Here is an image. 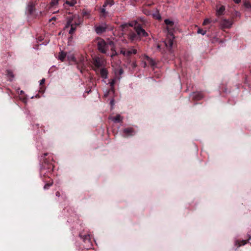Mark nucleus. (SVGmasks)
<instances>
[{
    "label": "nucleus",
    "instance_id": "c756f323",
    "mask_svg": "<svg viewBox=\"0 0 251 251\" xmlns=\"http://www.w3.org/2000/svg\"><path fill=\"white\" fill-rule=\"evenodd\" d=\"M113 0H106L105 2L103 5V7H106L107 5L109 4L110 6H111L113 4Z\"/></svg>",
    "mask_w": 251,
    "mask_h": 251
},
{
    "label": "nucleus",
    "instance_id": "39448f33",
    "mask_svg": "<svg viewBox=\"0 0 251 251\" xmlns=\"http://www.w3.org/2000/svg\"><path fill=\"white\" fill-rule=\"evenodd\" d=\"M175 38L174 34H167L166 39L164 42L166 47L168 49L169 51L172 53L171 48L174 43Z\"/></svg>",
    "mask_w": 251,
    "mask_h": 251
},
{
    "label": "nucleus",
    "instance_id": "79ce46f5",
    "mask_svg": "<svg viewBox=\"0 0 251 251\" xmlns=\"http://www.w3.org/2000/svg\"><path fill=\"white\" fill-rule=\"evenodd\" d=\"M56 20V17H53L50 20V22H51V21H55Z\"/></svg>",
    "mask_w": 251,
    "mask_h": 251
},
{
    "label": "nucleus",
    "instance_id": "b1692460",
    "mask_svg": "<svg viewBox=\"0 0 251 251\" xmlns=\"http://www.w3.org/2000/svg\"><path fill=\"white\" fill-rule=\"evenodd\" d=\"M66 54L65 52L61 51V52L59 53V54L58 56V58L61 61H63V60H64V59L66 57Z\"/></svg>",
    "mask_w": 251,
    "mask_h": 251
},
{
    "label": "nucleus",
    "instance_id": "ea45409f",
    "mask_svg": "<svg viewBox=\"0 0 251 251\" xmlns=\"http://www.w3.org/2000/svg\"><path fill=\"white\" fill-rule=\"evenodd\" d=\"M56 196L58 197H59L60 196V194L59 193V192L57 191L56 192Z\"/></svg>",
    "mask_w": 251,
    "mask_h": 251
},
{
    "label": "nucleus",
    "instance_id": "473e14b6",
    "mask_svg": "<svg viewBox=\"0 0 251 251\" xmlns=\"http://www.w3.org/2000/svg\"><path fill=\"white\" fill-rule=\"evenodd\" d=\"M198 33L201 34L203 35L206 34V30H203L202 28H199L197 31Z\"/></svg>",
    "mask_w": 251,
    "mask_h": 251
},
{
    "label": "nucleus",
    "instance_id": "393cba45",
    "mask_svg": "<svg viewBox=\"0 0 251 251\" xmlns=\"http://www.w3.org/2000/svg\"><path fill=\"white\" fill-rule=\"evenodd\" d=\"M116 80L115 79H113L111 80V81L109 82L110 86V91L114 92V85L115 83Z\"/></svg>",
    "mask_w": 251,
    "mask_h": 251
},
{
    "label": "nucleus",
    "instance_id": "4c0bfd02",
    "mask_svg": "<svg viewBox=\"0 0 251 251\" xmlns=\"http://www.w3.org/2000/svg\"><path fill=\"white\" fill-rule=\"evenodd\" d=\"M137 66V64L136 63V62H132L131 63V67L133 68H135Z\"/></svg>",
    "mask_w": 251,
    "mask_h": 251
},
{
    "label": "nucleus",
    "instance_id": "9d476101",
    "mask_svg": "<svg viewBox=\"0 0 251 251\" xmlns=\"http://www.w3.org/2000/svg\"><path fill=\"white\" fill-rule=\"evenodd\" d=\"M72 20H73V19H67V24H66V27H69V26L71 27L70 30L69 31V33L70 34H72L74 33V32L75 31L76 26H77L75 24H73Z\"/></svg>",
    "mask_w": 251,
    "mask_h": 251
},
{
    "label": "nucleus",
    "instance_id": "37998d69",
    "mask_svg": "<svg viewBox=\"0 0 251 251\" xmlns=\"http://www.w3.org/2000/svg\"><path fill=\"white\" fill-rule=\"evenodd\" d=\"M157 48L158 50H160L161 46L159 44H158L157 46Z\"/></svg>",
    "mask_w": 251,
    "mask_h": 251
},
{
    "label": "nucleus",
    "instance_id": "a211bd4d",
    "mask_svg": "<svg viewBox=\"0 0 251 251\" xmlns=\"http://www.w3.org/2000/svg\"><path fill=\"white\" fill-rule=\"evenodd\" d=\"M100 75L103 79H106L107 77L108 71L106 68H102L100 70Z\"/></svg>",
    "mask_w": 251,
    "mask_h": 251
},
{
    "label": "nucleus",
    "instance_id": "6ab92c4d",
    "mask_svg": "<svg viewBox=\"0 0 251 251\" xmlns=\"http://www.w3.org/2000/svg\"><path fill=\"white\" fill-rule=\"evenodd\" d=\"M110 119L115 123H119L122 122V118L120 115L118 114L115 117L110 118Z\"/></svg>",
    "mask_w": 251,
    "mask_h": 251
},
{
    "label": "nucleus",
    "instance_id": "4be33fe9",
    "mask_svg": "<svg viewBox=\"0 0 251 251\" xmlns=\"http://www.w3.org/2000/svg\"><path fill=\"white\" fill-rule=\"evenodd\" d=\"M145 58L151 66H153L155 65V62L152 59H151L148 56H146Z\"/></svg>",
    "mask_w": 251,
    "mask_h": 251
},
{
    "label": "nucleus",
    "instance_id": "6e6552de",
    "mask_svg": "<svg viewBox=\"0 0 251 251\" xmlns=\"http://www.w3.org/2000/svg\"><path fill=\"white\" fill-rule=\"evenodd\" d=\"M164 23L167 26L166 28L168 31V34H173L174 23L169 19L165 20Z\"/></svg>",
    "mask_w": 251,
    "mask_h": 251
},
{
    "label": "nucleus",
    "instance_id": "f03ea898",
    "mask_svg": "<svg viewBox=\"0 0 251 251\" xmlns=\"http://www.w3.org/2000/svg\"><path fill=\"white\" fill-rule=\"evenodd\" d=\"M135 31H131L128 33L129 39L131 41L140 40L142 37H147L148 36L147 32L141 27L140 24L138 22H134Z\"/></svg>",
    "mask_w": 251,
    "mask_h": 251
},
{
    "label": "nucleus",
    "instance_id": "c9c22d12",
    "mask_svg": "<svg viewBox=\"0 0 251 251\" xmlns=\"http://www.w3.org/2000/svg\"><path fill=\"white\" fill-rule=\"evenodd\" d=\"M210 23L209 20L208 19H205L203 22V25H206Z\"/></svg>",
    "mask_w": 251,
    "mask_h": 251
},
{
    "label": "nucleus",
    "instance_id": "a878e982",
    "mask_svg": "<svg viewBox=\"0 0 251 251\" xmlns=\"http://www.w3.org/2000/svg\"><path fill=\"white\" fill-rule=\"evenodd\" d=\"M76 3V0H72L71 1L66 0L65 3L70 6H74Z\"/></svg>",
    "mask_w": 251,
    "mask_h": 251
},
{
    "label": "nucleus",
    "instance_id": "1a4fd4ad",
    "mask_svg": "<svg viewBox=\"0 0 251 251\" xmlns=\"http://www.w3.org/2000/svg\"><path fill=\"white\" fill-rule=\"evenodd\" d=\"M105 63V60L102 58L96 57L93 58V64L97 68H100L103 67Z\"/></svg>",
    "mask_w": 251,
    "mask_h": 251
},
{
    "label": "nucleus",
    "instance_id": "aec40b11",
    "mask_svg": "<svg viewBox=\"0 0 251 251\" xmlns=\"http://www.w3.org/2000/svg\"><path fill=\"white\" fill-rule=\"evenodd\" d=\"M243 5L246 11H251V3L249 1H245Z\"/></svg>",
    "mask_w": 251,
    "mask_h": 251
},
{
    "label": "nucleus",
    "instance_id": "e433bc0d",
    "mask_svg": "<svg viewBox=\"0 0 251 251\" xmlns=\"http://www.w3.org/2000/svg\"><path fill=\"white\" fill-rule=\"evenodd\" d=\"M247 242L248 241L246 240H242L239 246H241L245 245V244H247Z\"/></svg>",
    "mask_w": 251,
    "mask_h": 251
},
{
    "label": "nucleus",
    "instance_id": "0eeeda50",
    "mask_svg": "<svg viewBox=\"0 0 251 251\" xmlns=\"http://www.w3.org/2000/svg\"><path fill=\"white\" fill-rule=\"evenodd\" d=\"M233 22L226 19H222L220 22V25L222 29L229 28L231 27Z\"/></svg>",
    "mask_w": 251,
    "mask_h": 251
},
{
    "label": "nucleus",
    "instance_id": "a19ab883",
    "mask_svg": "<svg viewBox=\"0 0 251 251\" xmlns=\"http://www.w3.org/2000/svg\"><path fill=\"white\" fill-rule=\"evenodd\" d=\"M236 3H239L240 2L241 0H233Z\"/></svg>",
    "mask_w": 251,
    "mask_h": 251
},
{
    "label": "nucleus",
    "instance_id": "58836bf2",
    "mask_svg": "<svg viewBox=\"0 0 251 251\" xmlns=\"http://www.w3.org/2000/svg\"><path fill=\"white\" fill-rule=\"evenodd\" d=\"M45 79L43 78L40 81V85H42L43 84H44L45 83Z\"/></svg>",
    "mask_w": 251,
    "mask_h": 251
},
{
    "label": "nucleus",
    "instance_id": "20e7f679",
    "mask_svg": "<svg viewBox=\"0 0 251 251\" xmlns=\"http://www.w3.org/2000/svg\"><path fill=\"white\" fill-rule=\"evenodd\" d=\"M95 30L98 34H101L106 32L108 25L105 22H101L94 26Z\"/></svg>",
    "mask_w": 251,
    "mask_h": 251
},
{
    "label": "nucleus",
    "instance_id": "72a5a7b5",
    "mask_svg": "<svg viewBox=\"0 0 251 251\" xmlns=\"http://www.w3.org/2000/svg\"><path fill=\"white\" fill-rule=\"evenodd\" d=\"M123 73H124V71H123V69H122V68H120V69H119L118 72L115 73L116 75L118 74L119 75H122Z\"/></svg>",
    "mask_w": 251,
    "mask_h": 251
},
{
    "label": "nucleus",
    "instance_id": "a18cd8bd",
    "mask_svg": "<svg viewBox=\"0 0 251 251\" xmlns=\"http://www.w3.org/2000/svg\"><path fill=\"white\" fill-rule=\"evenodd\" d=\"M117 79H119V80H120V76H118V77H117Z\"/></svg>",
    "mask_w": 251,
    "mask_h": 251
},
{
    "label": "nucleus",
    "instance_id": "f3484780",
    "mask_svg": "<svg viewBox=\"0 0 251 251\" xmlns=\"http://www.w3.org/2000/svg\"><path fill=\"white\" fill-rule=\"evenodd\" d=\"M124 133L127 136H133L134 134V130L131 127L126 128L124 129Z\"/></svg>",
    "mask_w": 251,
    "mask_h": 251
},
{
    "label": "nucleus",
    "instance_id": "f257e3e1",
    "mask_svg": "<svg viewBox=\"0 0 251 251\" xmlns=\"http://www.w3.org/2000/svg\"><path fill=\"white\" fill-rule=\"evenodd\" d=\"M48 154V153H45L41 156L44 162L41 168L40 175L44 176L43 180L46 183L44 187L45 190L49 189L53 183V180L50 178V175L54 169V165L52 163L54 161L52 156L46 158Z\"/></svg>",
    "mask_w": 251,
    "mask_h": 251
},
{
    "label": "nucleus",
    "instance_id": "423d86ee",
    "mask_svg": "<svg viewBox=\"0 0 251 251\" xmlns=\"http://www.w3.org/2000/svg\"><path fill=\"white\" fill-rule=\"evenodd\" d=\"M85 62V60L84 57L82 55H80L78 59H76V62L75 63L77 65V69L79 70L81 73H82V70L85 69L86 68Z\"/></svg>",
    "mask_w": 251,
    "mask_h": 251
},
{
    "label": "nucleus",
    "instance_id": "bb28decb",
    "mask_svg": "<svg viewBox=\"0 0 251 251\" xmlns=\"http://www.w3.org/2000/svg\"><path fill=\"white\" fill-rule=\"evenodd\" d=\"M241 16V13L237 11H234L232 13V17L233 18H236L238 17H240Z\"/></svg>",
    "mask_w": 251,
    "mask_h": 251
},
{
    "label": "nucleus",
    "instance_id": "f8f14e48",
    "mask_svg": "<svg viewBox=\"0 0 251 251\" xmlns=\"http://www.w3.org/2000/svg\"><path fill=\"white\" fill-rule=\"evenodd\" d=\"M35 4L32 1H29L27 4L26 9L29 14L31 15L35 10Z\"/></svg>",
    "mask_w": 251,
    "mask_h": 251
},
{
    "label": "nucleus",
    "instance_id": "c03bdc74",
    "mask_svg": "<svg viewBox=\"0 0 251 251\" xmlns=\"http://www.w3.org/2000/svg\"><path fill=\"white\" fill-rule=\"evenodd\" d=\"M146 66H147V63H146V62H145L144 63V67H146Z\"/></svg>",
    "mask_w": 251,
    "mask_h": 251
},
{
    "label": "nucleus",
    "instance_id": "49530a36",
    "mask_svg": "<svg viewBox=\"0 0 251 251\" xmlns=\"http://www.w3.org/2000/svg\"><path fill=\"white\" fill-rule=\"evenodd\" d=\"M20 93H21V94H23V93H24V91H21Z\"/></svg>",
    "mask_w": 251,
    "mask_h": 251
},
{
    "label": "nucleus",
    "instance_id": "5701e85b",
    "mask_svg": "<svg viewBox=\"0 0 251 251\" xmlns=\"http://www.w3.org/2000/svg\"><path fill=\"white\" fill-rule=\"evenodd\" d=\"M111 47V50L112 51V53L110 55V56H111V58H113L114 56H116L118 55V53L117 52V51L115 50L114 44H113V46H112Z\"/></svg>",
    "mask_w": 251,
    "mask_h": 251
},
{
    "label": "nucleus",
    "instance_id": "2f4dec72",
    "mask_svg": "<svg viewBox=\"0 0 251 251\" xmlns=\"http://www.w3.org/2000/svg\"><path fill=\"white\" fill-rule=\"evenodd\" d=\"M105 7H103L100 8V14L101 15L103 16H104L106 14V10H105Z\"/></svg>",
    "mask_w": 251,
    "mask_h": 251
},
{
    "label": "nucleus",
    "instance_id": "f704fd0d",
    "mask_svg": "<svg viewBox=\"0 0 251 251\" xmlns=\"http://www.w3.org/2000/svg\"><path fill=\"white\" fill-rule=\"evenodd\" d=\"M126 50L125 49H121L120 50V53L123 55L126 56Z\"/></svg>",
    "mask_w": 251,
    "mask_h": 251
},
{
    "label": "nucleus",
    "instance_id": "cd10ccee",
    "mask_svg": "<svg viewBox=\"0 0 251 251\" xmlns=\"http://www.w3.org/2000/svg\"><path fill=\"white\" fill-rule=\"evenodd\" d=\"M6 75H7V76H8L10 78V81L12 80V79L13 78V77L14 76V75L13 74L12 72L10 70L6 71Z\"/></svg>",
    "mask_w": 251,
    "mask_h": 251
},
{
    "label": "nucleus",
    "instance_id": "de8ad7c7",
    "mask_svg": "<svg viewBox=\"0 0 251 251\" xmlns=\"http://www.w3.org/2000/svg\"><path fill=\"white\" fill-rule=\"evenodd\" d=\"M41 90H40L41 92H44V90H42V88H41Z\"/></svg>",
    "mask_w": 251,
    "mask_h": 251
},
{
    "label": "nucleus",
    "instance_id": "dca6fc26",
    "mask_svg": "<svg viewBox=\"0 0 251 251\" xmlns=\"http://www.w3.org/2000/svg\"><path fill=\"white\" fill-rule=\"evenodd\" d=\"M225 11V7L224 5H221L219 7H216V14L218 16H221L224 14Z\"/></svg>",
    "mask_w": 251,
    "mask_h": 251
},
{
    "label": "nucleus",
    "instance_id": "9b49d317",
    "mask_svg": "<svg viewBox=\"0 0 251 251\" xmlns=\"http://www.w3.org/2000/svg\"><path fill=\"white\" fill-rule=\"evenodd\" d=\"M67 19H73L72 23L73 24H75V25H79L81 23V18L77 15H74L70 16L67 18Z\"/></svg>",
    "mask_w": 251,
    "mask_h": 251
},
{
    "label": "nucleus",
    "instance_id": "ddd939ff",
    "mask_svg": "<svg viewBox=\"0 0 251 251\" xmlns=\"http://www.w3.org/2000/svg\"><path fill=\"white\" fill-rule=\"evenodd\" d=\"M191 97L194 100L197 101L201 100L203 98V96L201 92H196L193 93L191 94Z\"/></svg>",
    "mask_w": 251,
    "mask_h": 251
},
{
    "label": "nucleus",
    "instance_id": "7c9ffc66",
    "mask_svg": "<svg viewBox=\"0 0 251 251\" xmlns=\"http://www.w3.org/2000/svg\"><path fill=\"white\" fill-rule=\"evenodd\" d=\"M58 0H51L50 4L51 6H55L58 4Z\"/></svg>",
    "mask_w": 251,
    "mask_h": 251
},
{
    "label": "nucleus",
    "instance_id": "7ed1b4c3",
    "mask_svg": "<svg viewBox=\"0 0 251 251\" xmlns=\"http://www.w3.org/2000/svg\"><path fill=\"white\" fill-rule=\"evenodd\" d=\"M97 41L98 50L100 52L103 54H106L109 46H113L114 42L111 41L106 42L104 39L100 37L98 38Z\"/></svg>",
    "mask_w": 251,
    "mask_h": 251
},
{
    "label": "nucleus",
    "instance_id": "4468645a",
    "mask_svg": "<svg viewBox=\"0 0 251 251\" xmlns=\"http://www.w3.org/2000/svg\"><path fill=\"white\" fill-rule=\"evenodd\" d=\"M134 25V23L132 24H124L120 25V28L121 30L123 31V32H126L128 29L131 27L133 26Z\"/></svg>",
    "mask_w": 251,
    "mask_h": 251
},
{
    "label": "nucleus",
    "instance_id": "412c9836",
    "mask_svg": "<svg viewBox=\"0 0 251 251\" xmlns=\"http://www.w3.org/2000/svg\"><path fill=\"white\" fill-rule=\"evenodd\" d=\"M126 56L129 57L131 55V54H135L137 53V50L135 49L131 48L129 50L126 51Z\"/></svg>",
    "mask_w": 251,
    "mask_h": 251
},
{
    "label": "nucleus",
    "instance_id": "c85d7f7f",
    "mask_svg": "<svg viewBox=\"0 0 251 251\" xmlns=\"http://www.w3.org/2000/svg\"><path fill=\"white\" fill-rule=\"evenodd\" d=\"M67 58L69 60L73 61L74 62H75V63L76 62V58L74 56L73 54H71L70 55H68L67 56Z\"/></svg>",
    "mask_w": 251,
    "mask_h": 251
},
{
    "label": "nucleus",
    "instance_id": "2eb2a0df",
    "mask_svg": "<svg viewBox=\"0 0 251 251\" xmlns=\"http://www.w3.org/2000/svg\"><path fill=\"white\" fill-rule=\"evenodd\" d=\"M80 237L83 240V241L87 243H89L90 244H91L92 241H91V237L90 235L89 234H86V235H82L80 234Z\"/></svg>",
    "mask_w": 251,
    "mask_h": 251
}]
</instances>
